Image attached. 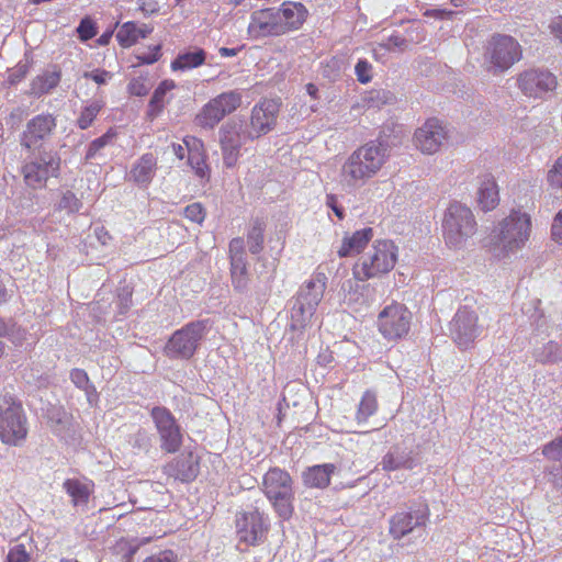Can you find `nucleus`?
I'll return each instance as SVG.
<instances>
[{
    "mask_svg": "<svg viewBox=\"0 0 562 562\" xmlns=\"http://www.w3.org/2000/svg\"><path fill=\"white\" fill-rule=\"evenodd\" d=\"M60 81V71H45L43 75L37 76L31 83V93L34 95H42L48 93L52 89L58 86Z\"/></svg>",
    "mask_w": 562,
    "mask_h": 562,
    "instance_id": "2f4dec72",
    "label": "nucleus"
},
{
    "mask_svg": "<svg viewBox=\"0 0 562 562\" xmlns=\"http://www.w3.org/2000/svg\"><path fill=\"white\" fill-rule=\"evenodd\" d=\"M483 58L486 70L499 75L520 60L521 47L514 37L497 34L487 42Z\"/></svg>",
    "mask_w": 562,
    "mask_h": 562,
    "instance_id": "6e6552de",
    "label": "nucleus"
},
{
    "mask_svg": "<svg viewBox=\"0 0 562 562\" xmlns=\"http://www.w3.org/2000/svg\"><path fill=\"white\" fill-rule=\"evenodd\" d=\"M279 19V12L274 7L256 10L250 14L248 34L255 40L283 35V27Z\"/></svg>",
    "mask_w": 562,
    "mask_h": 562,
    "instance_id": "a211bd4d",
    "label": "nucleus"
},
{
    "mask_svg": "<svg viewBox=\"0 0 562 562\" xmlns=\"http://www.w3.org/2000/svg\"><path fill=\"white\" fill-rule=\"evenodd\" d=\"M416 146L425 154L436 153L447 138L443 125L437 119H429L414 135Z\"/></svg>",
    "mask_w": 562,
    "mask_h": 562,
    "instance_id": "4be33fe9",
    "label": "nucleus"
},
{
    "mask_svg": "<svg viewBox=\"0 0 562 562\" xmlns=\"http://www.w3.org/2000/svg\"><path fill=\"white\" fill-rule=\"evenodd\" d=\"M82 207V202L80 199L76 196L72 191L67 190L63 193L59 202L58 209L64 210L69 214L77 213Z\"/></svg>",
    "mask_w": 562,
    "mask_h": 562,
    "instance_id": "37998d69",
    "label": "nucleus"
},
{
    "mask_svg": "<svg viewBox=\"0 0 562 562\" xmlns=\"http://www.w3.org/2000/svg\"><path fill=\"white\" fill-rule=\"evenodd\" d=\"M77 32L83 41H88L97 34L94 23L88 18L80 21Z\"/></svg>",
    "mask_w": 562,
    "mask_h": 562,
    "instance_id": "5fc2aeb1",
    "label": "nucleus"
},
{
    "mask_svg": "<svg viewBox=\"0 0 562 562\" xmlns=\"http://www.w3.org/2000/svg\"><path fill=\"white\" fill-rule=\"evenodd\" d=\"M530 231V216L521 211H512L491 234L493 251L496 256H506L519 250L529 239Z\"/></svg>",
    "mask_w": 562,
    "mask_h": 562,
    "instance_id": "f03ea898",
    "label": "nucleus"
},
{
    "mask_svg": "<svg viewBox=\"0 0 562 562\" xmlns=\"http://www.w3.org/2000/svg\"><path fill=\"white\" fill-rule=\"evenodd\" d=\"M477 203L485 212L494 210L499 203L498 187L491 175H485L481 181Z\"/></svg>",
    "mask_w": 562,
    "mask_h": 562,
    "instance_id": "bb28decb",
    "label": "nucleus"
},
{
    "mask_svg": "<svg viewBox=\"0 0 562 562\" xmlns=\"http://www.w3.org/2000/svg\"><path fill=\"white\" fill-rule=\"evenodd\" d=\"M418 464L419 461L413 454V451L398 445L391 447L380 462L382 470L387 472L403 469L413 470Z\"/></svg>",
    "mask_w": 562,
    "mask_h": 562,
    "instance_id": "b1692460",
    "label": "nucleus"
},
{
    "mask_svg": "<svg viewBox=\"0 0 562 562\" xmlns=\"http://www.w3.org/2000/svg\"><path fill=\"white\" fill-rule=\"evenodd\" d=\"M114 134L112 132H106L101 137L95 138L92 140L88 147L87 154H86V161H90L95 157V155L104 148L113 138Z\"/></svg>",
    "mask_w": 562,
    "mask_h": 562,
    "instance_id": "a18cd8bd",
    "label": "nucleus"
},
{
    "mask_svg": "<svg viewBox=\"0 0 562 562\" xmlns=\"http://www.w3.org/2000/svg\"><path fill=\"white\" fill-rule=\"evenodd\" d=\"M27 435L26 418L21 404L13 397L0 396V439L7 445H19Z\"/></svg>",
    "mask_w": 562,
    "mask_h": 562,
    "instance_id": "9b49d317",
    "label": "nucleus"
},
{
    "mask_svg": "<svg viewBox=\"0 0 562 562\" xmlns=\"http://www.w3.org/2000/svg\"><path fill=\"white\" fill-rule=\"evenodd\" d=\"M151 31L153 29L145 24L139 27L134 22H126L117 31L116 40L123 47H130L139 38H145Z\"/></svg>",
    "mask_w": 562,
    "mask_h": 562,
    "instance_id": "c85d7f7f",
    "label": "nucleus"
},
{
    "mask_svg": "<svg viewBox=\"0 0 562 562\" xmlns=\"http://www.w3.org/2000/svg\"><path fill=\"white\" fill-rule=\"evenodd\" d=\"M476 232L474 215L468 206L454 202L446 210L442 220V233L450 248H462Z\"/></svg>",
    "mask_w": 562,
    "mask_h": 562,
    "instance_id": "423d86ee",
    "label": "nucleus"
},
{
    "mask_svg": "<svg viewBox=\"0 0 562 562\" xmlns=\"http://www.w3.org/2000/svg\"><path fill=\"white\" fill-rule=\"evenodd\" d=\"M206 53L202 48H194L193 50L180 53L177 58L171 63L172 70H189L196 68L204 64Z\"/></svg>",
    "mask_w": 562,
    "mask_h": 562,
    "instance_id": "c756f323",
    "label": "nucleus"
},
{
    "mask_svg": "<svg viewBox=\"0 0 562 562\" xmlns=\"http://www.w3.org/2000/svg\"><path fill=\"white\" fill-rule=\"evenodd\" d=\"M429 510L427 505H420L409 512L396 513L390 519V533L400 540L405 536L414 532L417 528L427 524Z\"/></svg>",
    "mask_w": 562,
    "mask_h": 562,
    "instance_id": "6ab92c4d",
    "label": "nucleus"
},
{
    "mask_svg": "<svg viewBox=\"0 0 562 562\" xmlns=\"http://www.w3.org/2000/svg\"><path fill=\"white\" fill-rule=\"evenodd\" d=\"M176 87L172 80H164L155 89L147 110V115L150 119H155L165 108V97L167 92L171 91Z\"/></svg>",
    "mask_w": 562,
    "mask_h": 562,
    "instance_id": "7c9ffc66",
    "label": "nucleus"
},
{
    "mask_svg": "<svg viewBox=\"0 0 562 562\" xmlns=\"http://www.w3.org/2000/svg\"><path fill=\"white\" fill-rule=\"evenodd\" d=\"M203 147V144L199 142L194 148H189V164L195 170V173L200 178L206 177L209 172V167L205 164L204 156L200 153V149Z\"/></svg>",
    "mask_w": 562,
    "mask_h": 562,
    "instance_id": "a19ab883",
    "label": "nucleus"
},
{
    "mask_svg": "<svg viewBox=\"0 0 562 562\" xmlns=\"http://www.w3.org/2000/svg\"><path fill=\"white\" fill-rule=\"evenodd\" d=\"M241 93L237 90L225 91L212 98L195 115V125L213 130L226 115L241 105Z\"/></svg>",
    "mask_w": 562,
    "mask_h": 562,
    "instance_id": "ddd939ff",
    "label": "nucleus"
},
{
    "mask_svg": "<svg viewBox=\"0 0 562 562\" xmlns=\"http://www.w3.org/2000/svg\"><path fill=\"white\" fill-rule=\"evenodd\" d=\"M149 89L144 77L134 78L128 83V92L132 95L144 97L148 93Z\"/></svg>",
    "mask_w": 562,
    "mask_h": 562,
    "instance_id": "864d4df0",
    "label": "nucleus"
},
{
    "mask_svg": "<svg viewBox=\"0 0 562 562\" xmlns=\"http://www.w3.org/2000/svg\"><path fill=\"white\" fill-rule=\"evenodd\" d=\"M549 481L559 488H562V465H554L549 469Z\"/></svg>",
    "mask_w": 562,
    "mask_h": 562,
    "instance_id": "338daca9",
    "label": "nucleus"
},
{
    "mask_svg": "<svg viewBox=\"0 0 562 562\" xmlns=\"http://www.w3.org/2000/svg\"><path fill=\"white\" fill-rule=\"evenodd\" d=\"M277 12L284 34L299 30L307 16V10L301 2L285 1L277 8Z\"/></svg>",
    "mask_w": 562,
    "mask_h": 562,
    "instance_id": "393cba45",
    "label": "nucleus"
},
{
    "mask_svg": "<svg viewBox=\"0 0 562 562\" xmlns=\"http://www.w3.org/2000/svg\"><path fill=\"white\" fill-rule=\"evenodd\" d=\"M386 161V148L381 144L370 142L352 151L344 161L339 182L347 192L363 187L381 170Z\"/></svg>",
    "mask_w": 562,
    "mask_h": 562,
    "instance_id": "f257e3e1",
    "label": "nucleus"
},
{
    "mask_svg": "<svg viewBox=\"0 0 562 562\" xmlns=\"http://www.w3.org/2000/svg\"><path fill=\"white\" fill-rule=\"evenodd\" d=\"M397 261V247L391 240H376L359 259L355 276L359 280L389 273Z\"/></svg>",
    "mask_w": 562,
    "mask_h": 562,
    "instance_id": "39448f33",
    "label": "nucleus"
},
{
    "mask_svg": "<svg viewBox=\"0 0 562 562\" xmlns=\"http://www.w3.org/2000/svg\"><path fill=\"white\" fill-rule=\"evenodd\" d=\"M150 417L159 436L160 449L167 453L177 452L182 445V432L172 413L164 406H155Z\"/></svg>",
    "mask_w": 562,
    "mask_h": 562,
    "instance_id": "f3484780",
    "label": "nucleus"
},
{
    "mask_svg": "<svg viewBox=\"0 0 562 562\" xmlns=\"http://www.w3.org/2000/svg\"><path fill=\"white\" fill-rule=\"evenodd\" d=\"M56 126V117L50 113H41L33 116L26 122L20 134L21 147L27 151L43 150L44 144L50 139Z\"/></svg>",
    "mask_w": 562,
    "mask_h": 562,
    "instance_id": "2eb2a0df",
    "label": "nucleus"
},
{
    "mask_svg": "<svg viewBox=\"0 0 562 562\" xmlns=\"http://www.w3.org/2000/svg\"><path fill=\"white\" fill-rule=\"evenodd\" d=\"M176 465L178 469L177 476L181 481L189 482V481H192L195 479L198 471H196V468L192 463L191 456H189L188 458L178 460Z\"/></svg>",
    "mask_w": 562,
    "mask_h": 562,
    "instance_id": "c03bdc74",
    "label": "nucleus"
},
{
    "mask_svg": "<svg viewBox=\"0 0 562 562\" xmlns=\"http://www.w3.org/2000/svg\"><path fill=\"white\" fill-rule=\"evenodd\" d=\"M355 72L359 82L368 83L372 79V65L366 59H359Z\"/></svg>",
    "mask_w": 562,
    "mask_h": 562,
    "instance_id": "09e8293b",
    "label": "nucleus"
},
{
    "mask_svg": "<svg viewBox=\"0 0 562 562\" xmlns=\"http://www.w3.org/2000/svg\"><path fill=\"white\" fill-rule=\"evenodd\" d=\"M83 77L93 80L98 85H105L112 75L106 70H93L86 71Z\"/></svg>",
    "mask_w": 562,
    "mask_h": 562,
    "instance_id": "680f3d73",
    "label": "nucleus"
},
{
    "mask_svg": "<svg viewBox=\"0 0 562 562\" xmlns=\"http://www.w3.org/2000/svg\"><path fill=\"white\" fill-rule=\"evenodd\" d=\"M334 471L331 463L311 467L303 472V482L307 487L324 488L329 484Z\"/></svg>",
    "mask_w": 562,
    "mask_h": 562,
    "instance_id": "cd10ccee",
    "label": "nucleus"
},
{
    "mask_svg": "<svg viewBox=\"0 0 562 562\" xmlns=\"http://www.w3.org/2000/svg\"><path fill=\"white\" fill-rule=\"evenodd\" d=\"M542 454L549 460L559 461L562 459V436L548 442L542 448Z\"/></svg>",
    "mask_w": 562,
    "mask_h": 562,
    "instance_id": "49530a36",
    "label": "nucleus"
},
{
    "mask_svg": "<svg viewBox=\"0 0 562 562\" xmlns=\"http://www.w3.org/2000/svg\"><path fill=\"white\" fill-rule=\"evenodd\" d=\"M144 562H177V554L171 550H165L148 557Z\"/></svg>",
    "mask_w": 562,
    "mask_h": 562,
    "instance_id": "052dcab7",
    "label": "nucleus"
},
{
    "mask_svg": "<svg viewBox=\"0 0 562 562\" xmlns=\"http://www.w3.org/2000/svg\"><path fill=\"white\" fill-rule=\"evenodd\" d=\"M262 492L280 518L288 520L294 512V490L291 475L280 468H271L262 477Z\"/></svg>",
    "mask_w": 562,
    "mask_h": 562,
    "instance_id": "20e7f679",
    "label": "nucleus"
},
{
    "mask_svg": "<svg viewBox=\"0 0 562 562\" xmlns=\"http://www.w3.org/2000/svg\"><path fill=\"white\" fill-rule=\"evenodd\" d=\"M30 553L24 544H16L10 548L5 562H30Z\"/></svg>",
    "mask_w": 562,
    "mask_h": 562,
    "instance_id": "603ef678",
    "label": "nucleus"
},
{
    "mask_svg": "<svg viewBox=\"0 0 562 562\" xmlns=\"http://www.w3.org/2000/svg\"><path fill=\"white\" fill-rule=\"evenodd\" d=\"M412 313L401 303L385 306L378 316V328L381 335L395 340L406 336L411 328Z\"/></svg>",
    "mask_w": 562,
    "mask_h": 562,
    "instance_id": "4468645a",
    "label": "nucleus"
},
{
    "mask_svg": "<svg viewBox=\"0 0 562 562\" xmlns=\"http://www.w3.org/2000/svg\"><path fill=\"white\" fill-rule=\"evenodd\" d=\"M327 278L324 273H316L307 280L291 301L290 328L304 330L324 296Z\"/></svg>",
    "mask_w": 562,
    "mask_h": 562,
    "instance_id": "7ed1b4c3",
    "label": "nucleus"
},
{
    "mask_svg": "<svg viewBox=\"0 0 562 562\" xmlns=\"http://www.w3.org/2000/svg\"><path fill=\"white\" fill-rule=\"evenodd\" d=\"M64 487L71 497L75 506L85 505L88 503L90 488L87 484L81 483L78 480H67L64 483Z\"/></svg>",
    "mask_w": 562,
    "mask_h": 562,
    "instance_id": "e433bc0d",
    "label": "nucleus"
},
{
    "mask_svg": "<svg viewBox=\"0 0 562 562\" xmlns=\"http://www.w3.org/2000/svg\"><path fill=\"white\" fill-rule=\"evenodd\" d=\"M326 204L328 207H330L333 210V212L339 220H342L345 217L344 209L338 205V202H337V199L335 198V195H333V194L327 195Z\"/></svg>",
    "mask_w": 562,
    "mask_h": 562,
    "instance_id": "774afa93",
    "label": "nucleus"
},
{
    "mask_svg": "<svg viewBox=\"0 0 562 562\" xmlns=\"http://www.w3.org/2000/svg\"><path fill=\"white\" fill-rule=\"evenodd\" d=\"M183 214L186 218L196 224H202L205 218V211L202 204L198 202L186 206Z\"/></svg>",
    "mask_w": 562,
    "mask_h": 562,
    "instance_id": "de8ad7c7",
    "label": "nucleus"
},
{
    "mask_svg": "<svg viewBox=\"0 0 562 562\" xmlns=\"http://www.w3.org/2000/svg\"><path fill=\"white\" fill-rule=\"evenodd\" d=\"M551 234L553 240H555L559 244H562V210L555 215L553 220Z\"/></svg>",
    "mask_w": 562,
    "mask_h": 562,
    "instance_id": "69168bd1",
    "label": "nucleus"
},
{
    "mask_svg": "<svg viewBox=\"0 0 562 562\" xmlns=\"http://www.w3.org/2000/svg\"><path fill=\"white\" fill-rule=\"evenodd\" d=\"M423 38H424V36H417L416 38L411 37V40H407L400 35H391L383 43H381V46L387 50L404 52V50L408 49L409 44L412 42L417 43V42L422 41Z\"/></svg>",
    "mask_w": 562,
    "mask_h": 562,
    "instance_id": "79ce46f5",
    "label": "nucleus"
},
{
    "mask_svg": "<svg viewBox=\"0 0 562 562\" xmlns=\"http://www.w3.org/2000/svg\"><path fill=\"white\" fill-rule=\"evenodd\" d=\"M138 9L145 14L150 15L159 11V3L157 0H138Z\"/></svg>",
    "mask_w": 562,
    "mask_h": 562,
    "instance_id": "0e129e2a",
    "label": "nucleus"
},
{
    "mask_svg": "<svg viewBox=\"0 0 562 562\" xmlns=\"http://www.w3.org/2000/svg\"><path fill=\"white\" fill-rule=\"evenodd\" d=\"M237 258H246L245 241L241 237L233 238L229 243V259L235 260Z\"/></svg>",
    "mask_w": 562,
    "mask_h": 562,
    "instance_id": "6e6d98bb",
    "label": "nucleus"
},
{
    "mask_svg": "<svg viewBox=\"0 0 562 562\" xmlns=\"http://www.w3.org/2000/svg\"><path fill=\"white\" fill-rule=\"evenodd\" d=\"M279 111L280 103L273 99H265L252 108L248 126L257 138L274 128Z\"/></svg>",
    "mask_w": 562,
    "mask_h": 562,
    "instance_id": "aec40b11",
    "label": "nucleus"
},
{
    "mask_svg": "<svg viewBox=\"0 0 562 562\" xmlns=\"http://www.w3.org/2000/svg\"><path fill=\"white\" fill-rule=\"evenodd\" d=\"M395 99L394 93L389 90L373 89L363 95L361 105L358 104L357 106H362L368 110L381 109L383 105L395 102Z\"/></svg>",
    "mask_w": 562,
    "mask_h": 562,
    "instance_id": "473e14b6",
    "label": "nucleus"
},
{
    "mask_svg": "<svg viewBox=\"0 0 562 562\" xmlns=\"http://www.w3.org/2000/svg\"><path fill=\"white\" fill-rule=\"evenodd\" d=\"M0 337L8 338L12 344L21 346L26 338V331L12 319L0 318Z\"/></svg>",
    "mask_w": 562,
    "mask_h": 562,
    "instance_id": "c9c22d12",
    "label": "nucleus"
},
{
    "mask_svg": "<svg viewBox=\"0 0 562 562\" xmlns=\"http://www.w3.org/2000/svg\"><path fill=\"white\" fill-rule=\"evenodd\" d=\"M232 283L236 291L245 292L248 286L247 260L237 258L231 260Z\"/></svg>",
    "mask_w": 562,
    "mask_h": 562,
    "instance_id": "72a5a7b5",
    "label": "nucleus"
},
{
    "mask_svg": "<svg viewBox=\"0 0 562 562\" xmlns=\"http://www.w3.org/2000/svg\"><path fill=\"white\" fill-rule=\"evenodd\" d=\"M548 179L551 186L562 188V156L559 157L553 168L549 171Z\"/></svg>",
    "mask_w": 562,
    "mask_h": 562,
    "instance_id": "13d9d810",
    "label": "nucleus"
},
{
    "mask_svg": "<svg viewBox=\"0 0 562 562\" xmlns=\"http://www.w3.org/2000/svg\"><path fill=\"white\" fill-rule=\"evenodd\" d=\"M450 335L460 349L467 350L474 346L485 327L479 322L477 311L470 305H462L450 322Z\"/></svg>",
    "mask_w": 562,
    "mask_h": 562,
    "instance_id": "f8f14e48",
    "label": "nucleus"
},
{
    "mask_svg": "<svg viewBox=\"0 0 562 562\" xmlns=\"http://www.w3.org/2000/svg\"><path fill=\"white\" fill-rule=\"evenodd\" d=\"M265 228H266L265 223L257 218L254 221V223L251 224V227L248 231L247 245H248L249 251L252 255H257L263 249Z\"/></svg>",
    "mask_w": 562,
    "mask_h": 562,
    "instance_id": "f704fd0d",
    "label": "nucleus"
},
{
    "mask_svg": "<svg viewBox=\"0 0 562 562\" xmlns=\"http://www.w3.org/2000/svg\"><path fill=\"white\" fill-rule=\"evenodd\" d=\"M31 65L27 60L20 61L14 68H12L9 72L8 80L11 85H15L20 82L25 76L29 74Z\"/></svg>",
    "mask_w": 562,
    "mask_h": 562,
    "instance_id": "8fccbe9b",
    "label": "nucleus"
},
{
    "mask_svg": "<svg viewBox=\"0 0 562 562\" xmlns=\"http://www.w3.org/2000/svg\"><path fill=\"white\" fill-rule=\"evenodd\" d=\"M157 171V157L153 153L142 155L132 166L128 180L139 188H147Z\"/></svg>",
    "mask_w": 562,
    "mask_h": 562,
    "instance_id": "5701e85b",
    "label": "nucleus"
},
{
    "mask_svg": "<svg viewBox=\"0 0 562 562\" xmlns=\"http://www.w3.org/2000/svg\"><path fill=\"white\" fill-rule=\"evenodd\" d=\"M457 14L456 11L446 9H428L424 12L425 16L435 18L438 20H450Z\"/></svg>",
    "mask_w": 562,
    "mask_h": 562,
    "instance_id": "e2e57ef3",
    "label": "nucleus"
},
{
    "mask_svg": "<svg viewBox=\"0 0 562 562\" xmlns=\"http://www.w3.org/2000/svg\"><path fill=\"white\" fill-rule=\"evenodd\" d=\"M518 87L527 97L538 98L557 87L555 77L548 70L529 69L521 72L517 79Z\"/></svg>",
    "mask_w": 562,
    "mask_h": 562,
    "instance_id": "412c9836",
    "label": "nucleus"
},
{
    "mask_svg": "<svg viewBox=\"0 0 562 562\" xmlns=\"http://www.w3.org/2000/svg\"><path fill=\"white\" fill-rule=\"evenodd\" d=\"M21 166L25 184L32 189H41L52 177H57L60 169V157L52 150H31Z\"/></svg>",
    "mask_w": 562,
    "mask_h": 562,
    "instance_id": "0eeeda50",
    "label": "nucleus"
},
{
    "mask_svg": "<svg viewBox=\"0 0 562 562\" xmlns=\"http://www.w3.org/2000/svg\"><path fill=\"white\" fill-rule=\"evenodd\" d=\"M537 361L557 363L562 360V347L555 341H549L535 351Z\"/></svg>",
    "mask_w": 562,
    "mask_h": 562,
    "instance_id": "ea45409f",
    "label": "nucleus"
},
{
    "mask_svg": "<svg viewBox=\"0 0 562 562\" xmlns=\"http://www.w3.org/2000/svg\"><path fill=\"white\" fill-rule=\"evenodd\" d=\"M103 106L104 102L102 100H92L85 105L77 119L78 127L80 130H87L90 127Z\"/></svg>",
    "mask_w": 562,
    "mask_h": 562,
    "instance_id": "58836bf2",
    "label": "nucleus"
},
{
    "mask_svg": "<svg viewBox=\"0 0 562 562\" xmlns=\"http://www.w3.org/2000/svg\"><path fill=\"white\" fill-rule=\"evenodd\" d=\"M373 237L371 227L355 232L351 236H346L338 250L339 257H350L359 254Z\"/></svg>",
    "mask_w": 562,
    "mask_h": 562,
    "instance_id": "a878e982",
    "label": "nucleus"
},
{
    "mask_svg": "<svg viewBox=\"0 0 562 562\" xmlns=\"http://www.w3.org/2000/svg\"><path fill=\"white\" fill-rule=\"evenodd\" d=\"M160 45H155L147 53H140L136 57L139 64L150 65L156 63L160 57Z\"/></svg>",
    "mask_w": 562,
    "mask_h": 562,
    "instance_id": "bf43d9fd",
    "label": "nucleus"
},
{
    "mask_svg": "<svg viewBox=\"0 0 562 562\" xmlns=\"http://www.w3.org/2000/svg\"><path fill=\"white\" fill-rule=\"evenodd\" d=\"M376 409H378L376 395L371 391L364 392V394L362 395L361 401L358 405V409H357V414H356L357 422L358 423L367 422L369 419V417H371L372 415L375 414Z\"/></svg>",
    "mask_w": 562,
    "mask_h": 562,
    "instance_id": "4c0bfd02",
    "label": "nucleus"
},
{
    "mask_svg": "<svg viewBox=\"0 0 562 562\" xmlns=\"http://www.w3.org/2000/svg\"><path fill=\"white\" fill-rule=\"evenodd\" d=\"M218 134L223 162L227 168L237 164L241 146L257 138L248 123L238 116L226 121L221 126Z\"/></svg>",
    "mask_w": 562,
    "mask_h": 562,
    "instance_id": "9d476101",
    "label": "nucleus"
},
{
    "mask_svg": "<svg viewBox=\"0 0 562 562\" xmlns=\"http://www.w3.org/2000/svg\"><path fill=\"white\" fill-rule=\"evenodd\" d=\"M133 447L147 452L151 447V435L145 429H139L133 436Z\"/></svg>",
    "mask_w": 562,
    "mask_h": 562,
    "instance_id": "3c124183",
    "label": "nucleus"
},
{
    "mask_svg": "<svg viewBox=\"0 0 562 562\" xmlns=\"http://www.w3.org/2000/svg\"><path fill=\"white\" fill-rule=\"evenodd\" d=\"M70 380L72 383L82 390H88L89 387V378L85 370L82 369H74L70 372Z\"/></svg>",
    "mask_w": 562,
    "mask_h": 562,
    "instance_id": "4d7b16f0",
    "label": "nucleus"
},
{
    "mask_svg": "<svg viewBox=\"0 0 562 562\" xmlns=\"http://www.w3.org/2000/svg\"><path fill=\"white\" fill-rule=\"evenodd\" d=\"M207 333V321H193L176 330L165 345L164 353L170 359H190Z\"/></svg>",
    "mask_w": 562,
    "mask_h": 562,
    "instance_id": "1a4fd4ad",
    "label": "nucleus"
},
{
    "mask_svg": "<svg viewBox=\"0 0 562 562\" xmlns=\"http://www.w3.org/2000/svg\"><path fill=\"white\" fill-rule=\"evenodd\" d=\"M235 524L239 543L256 547L266 540L269 529L268 518L257 508L238 513Z\"/></svg>",
    "mask_w": 562,
    "mask_h": 562,
    "instance_id": "dca6fc26",
    "label": "nucleus"
}]
</instances>
